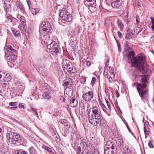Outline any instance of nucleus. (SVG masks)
Masks as SVG:
<instances>
[{
  "mask_svg": "<svg viewBox=\"0 0 154 154\" xmlns=\"http://www.w3.org/2000/svg\"><path fill=\"white\" fill-rule=\"evenodd\" d=\"M147 72H146V75L142 77L140 80L141 83H138L137 87V91L142 99L145 98L148 93L147 89H145L146 87V83L147 82V79L148 77L150 75L151 71L149 69H146Z\"/></svg>",
  "mask_w": 154,
  "mask_h": 154,
  "instance_id": "nucleus-1",
  "label": "nucleus"
},
{
  "mask_svg": "<svg viewBox=\"0 0 154 154\" xmlns=\"http://www.w3.org/2000/svg\"><path fill=\"white\" fill-rule=\"evenodd\" d=\"M91 111L92 113L88 115L89 122L94 126H96L100 123V110L97 106L93 105L91 108Z\"/></svg>",
  "mask_w": 154,
  "mask_h": 154,
  "instance_id": "nucleus-2",
  "label": "nucleus"
},
{
  "mask_svg": "<svg viewBox=\"0 0 154 154\" xmlns=\"http://www.w3.org/2000/svg\"><path fill=\"white\" fill-rule=\"evenodd\" d=\"M6 136L9 140V142L12 144L20 143L22 140V137L19 134L15 132H9L6 134Z\"/></svg>",
  "mask_w": 154,
  "mask_h": 154,
  "instance_id": "nucleus-3",
  "label": "nucleus"
},
{
  "mask_svg": "<svg viewBox=\"0 0 154 154\" xmlns=\"http://www.w3.org/2000/svg\"><path fill=\"white\" fill-rule=\"evenodd\" d=\"M50 23L47 21H43L39 26V32L41 35L44 36L51 30Z\"/></svg>",
  "mask_w": 154,
  "mask_h": 154,
  "instance_id": "nucleus-4",
  "label": "nucleus"
},
{
  "mask_svg": "<svg viewBox=\"0 0 154 154\" xmlns=\"http://www.w3.org/2000/svg\"><path fill=\"white\" fill-rule=\"evenodd\" d=\"M144 61L143 57L142 56H139L138 57L134 58L132 60V65L133 66L137 68L140 71L143 72V64Z\"/></svg>",
  "mask_w": 154,
  "mask_h": 154,
  "instance_id": "nucleus-5",
  "label": "nucleus"
},
{
  "mask_svg": "<svg viewBox=\"0 0 154 154\" xmlns=\"http://www.w3.org/2000/svg\"><path fill=\"white\" fill-rule=\"evenodd\" d=\"M48 40L45 39V42H46L47 45V48L51 51L52 54L54 53H57L59 51V48L57 43L54 42L53 41L49 38Z\"/></svg>",
  "mask_w": 154,
  "mask_h": 154,
  "instance_id": "nucleus-6",
  "label": "nucleus"
},
{
  "mask_svg": "<svg viewBox=\"0 0 154 154\" xmlns=\"http://www.w3.org/2000/svg\"><path fill=\"white\" fill-rule=\"evenodd\" d=\"M59 16L62 18L63 20L69 22L72 20V15L65 8H63L59 10Z\"/></svg>",
  "mask_w": 154,
  "mask_h": 154,
  "instance_id": "nucleus-7",
  "label": "nucleus"
},
{
  "mask_svg": "<svg viewBox=\"0 0 154 154\" xmlns=\"http://www.w3.org/2000/svg\"><path fill=\"white\" fill-rule=\"evenodd\" d=\"M14 46L8 45L5 51L4 47V51L5 53V59H10V57L14 55V54L17 53V51Z\"/></svg>",
  "mask_w": 154,
  "mask_h": 154,
  "instance_id": "nucleus-8",
  "label": "nucleus"
},
{
  "mask_svg": "<svg viewBox=\"0 0 154 154\" xmlns=\"http://www.w3.org/2000/svg\"><path fill=\"white\" fill-rule=\"evenodd\" d=\"M12 79V74L11 73L7 72L0 71V81L1 82H9Z\"/></svg>",
  "mask_w": 154,
  "mask_h": 154,
  "instance_id": "nucleus-9",
  "label": "nucleus"
},
{
  "mask_svg": "<svg viewBox=\"0 0 154 154\" xmlns=\"http://www.w3.org/2000/svg\"><path fill=\"white\" fill-rule=\"evenodd\" d=\"M17 18L19 19L21 22L18 27L21 31L22 33L23 34H25L26 31L25 18L24 16H21L19 14H18L17 16Z\"/></svg>",
  "mask_w": 154,
  "mask_h": 154,
  "instance_id": "nucleus-10",
  "label": "nucleus"
},
{
  "mask_svg": "<svg viewBox=\"0 0 154 154\" xmlns=\"http://www.w3.org/2000/svg\"><path fill=\"white\" fill-rule=\"evenodd\" d=\"M94 93L92 91H89L82 95L83 100L86 102H89L91 101L93 98Z\"/></svg>",
  "mask_w": 154,
  "mask_h": 154,
  "instance_id": "nucleus-11",
  "label": "nucleus"
},
{
  "mask_svg": "<svg viewBox=\"0 0 154 154\" xmlns=\"http://www.w3.org/2000/svg\"><path fill=\"white\" fill-rule=\"evenodd\" d=\"M10 59H6L14 65L18 64L22 61V59L20 57H17L15 55L10 57Z\"/></svg>",
  "mask_w": 154,
  "mask_h": 154,
  "instance_id": "nucleus-12",
  "label": "nucleus"
},
{
  "mask_svg": "<svg viewBox=\"0 0 154 154\" xmlns=\"http://www.w3.org/2000/svg\"><path fill=\"white\" fill-rule=\"evenodd\" d=\"M63 70L65 71H67L69 73H71V74L72 73L74 75L76 72L75 67L72 66L71 63L67 66L64 67Z\"/></svg>",
  "mask_w": 154,
  "mask_h": 154,
  "instance_id": "nucleus-13",
  "label": "nucleus"
},
{
  "mask_svg": "<svg viewBox=\"0 0 154 154\" xmlns=\"http://www.w3.org/2000/svg\"><path fill=\"white\" fill-rule=\"evenodd\" d=\"M36 63L37 66H38V67H37V68H38V71L41 73H44L45 70V66H42V65L44 63L40 60H38L36 61Z\"/></svg>",
  "mask_w": 154,
  "mask_h": 154,
  "instance_id": "nucleus-14",
  "label": "nucleus"
},
{
  "mask_svg": "<svg viewBox=\"0 0 154 154\" xmlns=\"http://www.w3.org/2000/svg\"><path fill=\"white\" fill-rule=\"evenodd\" d=\"M52 92L53 91L52 89L45 90L42 96L44 99L50 100L51 98V94Z\"/></svg>",
  "mask_w": 154,
  "mask_h": 154,
  "instance_id": "nucleus-15",
  "label": "nucleus"
},
{
  "mask_svg": "<svg viewBox=\"0 0 154 154\" xmlns=\"http://www.w3.org/2000/svg\"><path fill=\"white\" fill-rule=\"evenodd\" d=\"M16 7L14 8V10L15 9L16 7L17 8V10L19 13L23 14L24 12V9L23 5L19 2H17L16 5Z\"/></svg>",
  "mask_w": 154,
  "mask_h": 154,
  "instance_id": "nucleus-16",
  "label": "nucleus"
},
{
  "mask_svg": "<svg viewBox=\"0 0 154 154\" xmlns=\"http://www.w3.org/2000/svg\"><path fill=\"white\" fill-rule=\"evenodd\" d=\"M7 19L9 22H11L13 25H16L17 22V20L10 14L8 15Z\"/></svg>",
  "mask_w": 154,
  "mask_h": 154,
  "instance_id": "nucleus-17",
  "label": "nucleus"
},
{
  "mask_svg": "<svg viewBox=\"0 0 154 154\" xmlns=\"http://www.w3.org/2000/svg\"><path fill=\"white\" fill-rule=\"evenodd\" d=\"M115 146L113 145L112 142L110 141H107L106 142L104 149H111L112 150L114 149Z\"/></svg>",
  "mask_w": 154,
  "mask_h": 154,
  "instance_id": "nucleus-18",
  "label": "nucleus"
},
{
  "mask_svg": "<svg viewBox=\"0 0 154 154\" xmlns=\"http://www.w3.org/2000/svg\"><path fill=\"white\" fill-rule=\"evenodd\" d=\"M72 84V79L70 78H68L65 79L63 82V85L67 88H69V86L71 87V85Z\"/></svg>",
  "mask_w": 154,
  "mask_h": 154,
  "instance_id": "nucleus-19",
  "label": "nucleus"
},
{
  "mask_svg": "<svg viewBox=\"0 0 154 154\" xmlns=\"http://www.w3.org/2000/svg\"><path fill=\"white\" fill-rule=\"evenodd\" d=\"M99 104L103 111L106 113L108 116H110V113H109L107 112V109L104 104L103 103V102L101 101H99Z\"/></svg>",
  "mask_w": 154,
  "mask_h": 154,
  "instance_id": "nucleus-20",
  "label": "nucleus"
},
{
  "mask_svg": "<svg viewBox=\"0 0 154 154\" xmlns=\"http://www.w3.org/2000/svg\"><path fill=\"white\" fill-rule=\"evenodd\" d=\"M6 1H4L5 5L4 6V9L6 11V13L8 12H9L11 11V6L9 2L8 3H6Z\"/></svg>",
  "mask_w": 154,
  "mask_h": 154,
  "instance_id": "nucleus-21",
  "label": "nucleus"
},
{
  "mask_svg": "<svg viewBox=\"0 0 154 154\" xmlns=\"http://www.w3.org/2000/svg\"><path fill=\"white\" fill-rule=\"evenodd\" d=\"M77 100H76L75 97H72L70 100V105L72 107H75L77 105Z\"/></svg>",
  "mask_w": 154,
  "mask_h": 154,
  "instance_id": "nucleus-22",
  "label": "nucleus"
},
{
  "mask_svg": "<svg viewBox=\"0 0 154 154\" xmlns=\"http://www.w3.org/2000/svg\"><path fill=\"white\" fill-rule=\"evenodd\" d=\"M66 94L69 97H71L73 94V90L70 88L69 89L67 87L65 91L64 94Z\"/></svg>",
  "mask_w": 154,
  "mask_h": 154,
  "instance_id": "nucleus-23",
  "label": "nucleus"
},
{
  "mask_svg": "<svg viewBox=\"0 0 154 154\" xmlns=\"http://www.w3.org/2000/svg\"><path fill=\"white\" fill-rule=\"evenodd\" d=\"M120 0H112L111 5L113 8H117L119 6V2Z\"/></svg>",
  "mask_w": 154,
  "mask_h": 154,
  "instance_id": "nucleus-24",
  "label": "nucleus"
},
{
  "mask_svg": "<svg viewBox=\"0 0 154 154\" xmlns=\"http://www.w3.org/2000/svg\"><path fill=\"white\" fill-rule=\"evenodd\" d=\"M70 63H71L70 62L69 60L65 59H63L62 64L63 65V69H64V67H65V66H67L69 65H70Z\"/></svg>",
  "mask_w": 154,
  "mask_h": 154,
  "instance_id": "nucleus-25",
  "label": "nucleus"
},
{
  "mask_svg": "<svg viewBox=\"0 0 154 154\" xmlns=\"http://www.w3.org/2000/svg\"><path fill=\"white\" fill-rule=\"evenodd\" d=\"M117 139V143H118L119 145H121L123 143V140L122 136L120 134H118Z\"/></svg>",
  "mask_w": 154,
  "mask_h": 154,
  "instance_id": "nucleus-26",
  "label": "nucleus"
},
{
  "mask_svg": "<svg viewBox=\"0 0 154 154\" xmlns=\"http://www.w3.org/2000/svg\"><path fill=\"white\" fill-rule=\"evenodd\" d=\"M145 134V137L146 138L147 137V135H149L150 132V129L148 128H146L145 126L143 128Z\"/></svg>",
  "mask_w": 154,
  "mask_h": 154,
  "instance_id": "nucleus-27",
  "label": "nucleus"
},
{
  "mask_svg": "<svg viewBox=\"0 0 154 154\" xmlns=\"http://www.w3.org/2000/svg\"><path fill=\"white\" fill-rule=\"evenodd\" d=\"M123 154H132L131 151L126 147H124Z\"/></svg>",
  "mask_w": 154,
  "mask_h": 154,
  "instance_id": "nucleus-28",
  "label": "nucleus"
},
{
  "mask_svg": "<svg viewBox=\"0 0 154 154\" xmlns=\"http://www.w3.org/2000/svg\"><path fill=\"white\" fill-rule=\"evenodd\" d=\"M42 88L45 91V90H48L50 89H52L46 83H44L42 85Z\"/></svg>",
  "mask_w": 154,
  "mask_h": 154,
  "instance_id": "nucleus-29",
  "label": "nucleus"
},
{
  "mask_svg": "<svg viewBox=\"0 0 154 154\" xmlns=\"http://www.w3.org/2000/svg\"><path fill=\"white\" fill-rule=\"evenodd\" d=\"M29 151L30 154H36V150L32 146L30 147L28 149Z\"/></svg>",
  "mask_w": 154,
  "mask_h": 154,
  "instance_id": "nucleus-30",
  "label": "nucleus"
},
{
  "mask_svg": "<svg viewBox=\"0 0 154 154\" xmlns=\"http://www.w3.org/2000/svg\"><path fill=\"white\" fill-rule=\"evenodd\" d=\"M117 24L119 28L120 29H123L124 27V25L121 20L119 19L117 20Z\"/></svg>",
  "mask_w": 154,
  "mask_h": 154,
  "instance_id": "nucleus-31",
  "label": "nucleus"
},
{
  "mask_svg": "<svg viewBox=\"0 0 154 154\" xmlns=\"http://www.w3.org/2000/svg\"><path fill=\"white\" fill-rule=\"evenodd\" d=\"M93 5L92 4L88 7V9L91 13H94L97 10V8L93 6Z\"/></svg>",
  "mask_w": 154,
  "mask_h": 154,
  "instance_id": "nucleus-32",
  "label": "nucleus"
},
{
  "mask_svg": "<svg viewBox=\"0 0 154 154\" xmlns=\"http://www.w3.org/2000/svg\"><path fill=\"white\" fill-rule=\"evenodd\" d=\"M128 12H127L126 13V15L123 18L124 21L127 24L129 23L130 20V19H128Z\"/></svg>",
  "mask_w": 154,
  "mask_h": 154,
  "instance_id": "nucleus-33",
  "label": "nucleus"
},
{
  "mask_svg": "<svg viewBox=\"0 0 154 154\" xmlns=\"http://www.w3.org/2000/svg\"><path fill=\"white\" fill-rule=\"evenodd\" d=\"M84 2L85 5L88 7L92 4V0H84Z\"/></svg>",
  "mask_w": 154,
  "mask_h": 154,
  "instance_id": "nucleus-34",
  "label": "nucleus"
},
{
  "mask_svg": "<svg viewBox=\"0 0 154 154\" xmlns=\"http://www.w3.org/2000/svg\"><path fill=\"white\" fill-rule=\"evenodd\" d=\"M104 154H114V152L111 149H104Z\"/></svg>",
  "mask_w": 154,
  "mask_h": 154,
  "instance_id": "nucleus-35",
  "label": "nucleus"
},
{
  "mask_svg": "<svg viewBox=\"0 0 154 154\" xmlns=\"http://www.w3.org/2000/svg\"><path fill=\"white\" fill-rule=\"evenodd\" d=\"M39 8H33L31 10V12L33 15H35L40 11Z\"/></svg>",
  "mask_w": 154,
  "mask_h": 154,
  "instance_id": "nucleus-36",
  "label": "nucleus"
},
{
  "mask_svg": "<svg viewBox=\"0 0 154 154\" xmlns=\"http://www.w3.org/2000/svg\"><path fill=\"white\" fill-rule=\"evenodd\" d=\"M42 147L43 149L49 152H52L51 149L48 146L43 145Z\"/></svg>",
  "mask_w": 154,
  "mask_h": 154,
  "instance_id": "nucleus-37",
  "label": "nucleus"
},
{
  "mask_svg": "<svg viewBox=\"0 0 154 154\" xmlns=\"http://www.w3.org/2000/svg\"><path fill=\"white\" fill-rule=\"evenodd\" d=\"M98 148V146H95L94 148V151L92 154H99Z\"/></svg>",
  "mask_w": 154,
  "mask_h": 154,
  "instance_id": "nucleus-38",
  "label": "nucleus"
},
{
  "mask_svg": "<svg viewBox=\"0 0 154 154\" xmlns=\"http://www.w3.org/2000/svg\"><path fill=\"white\" fill-rule=\"evenodd\" d=\"M134 52L133 51H131L129 52L128 54L127 55V57L128 59H130L131 57V56H134Z\"/></svg>",
  "mask_w": 154,
  "mask_h": 154,
  "instance_id": "nucleus-39",
  "label": "nucleus"
},
{
  "mask_svg": "<svg viewBox=\"0 0 154 154\" xmlns=\"http://www.w3.org/2000/svg\"><path fill=\"white\" fill-rule=\"evenodd\" d=\"M86 81V77H81L80 79V82L82 84H85Z\"/></svg>",
  "mask_w": 154,
  "mask_h": 154,
  "instance_id": "nucleus-40",
  "label": "nucleus"
},
{
  "mask_svg": "<svg viewBox=\"0 0 154 154\" xmlns=\"http://www.w3.org/2000/svg\"><path fill=\"white\" fill-rule=\"evenodd\" d=\"M4 132L3 127L2 126H0V136L1 139L2 138L3 133Z\"/></svg>",
  "mask_w": 154,
  "mask_h": 154,
  "instance_id": "nucleus-41",
  "label": "nucleus"
},
{
  "mask_svg": "<svg viewBox=\"0 0 154 154\" xmlns=\"http://www.w3.org/2000/svg\"><path fill=\"white\" fill-rule=\"evenodd\" d=\"M150 19L151 20V23L152 25L151 28L152 30H154V18L153 17H151Z\"/></svg>",
  "mask_w": 154,
  "mask_h": 154,
  "instance_id": "nucleus-42",
  "label": "nucleus"
},
{
  "mask_svg": "<svg viewBox=\"0 0 154 154\" xmlns=\"http://www.w3.org/2000/svg\"><path fill=\"white\" fill-rule=\"evenodd\" d=\"M17 105V102H11L9 103V105L12 106H15V107H14V108H17V107L16 106Z\"/></svg>",
  "mask_w": 154,
  "mask_h": 154,
  "instance_id": "nucleus-43",
  "label": "nucleus"
},
{
  "mask_svg": "<svg viewBox=\"0 0 154 154\" xmlns=\"http://www.w3.org/2000/svg\"><path fill=\"white\" fill-rule=\"evenodd\" d=\"M38 109H35V108H32V111H33L35 113V115L36 116L39 118V116H38V114L37 113V110Z\"/></svg>",
  "mask_w": 154,
  "mask_h": 154,
  "instance_id": "nucleus-44",
  "label": "nucleus"
},
{
  "mask_svg": "<svg viewBox=\"0 0 154 154\" xmlns=\"http://www.w3.org/2000/svg\"><path fill=\"white\" fill-rule=\"evenodd\" d=\"M77 153L80 154L81 153V149L80 147L78 146L76 148Z\"/></svg>",
  "mask_w": 154,
  "mask_h": 154,
  "instance_id": "nucleus-45",
  "label": "nucleus"
},
{
  "mask_svg": "<svg viewBox=\"0 0 154 154\" xmlns=\"http://www.w3.org/2000/svg\"><path fill=\"white\" fill-rule=\"evenodd\" d=\"M14 35L16 37H17L19 36L20 35V32L19 31H16L15 33H14Z\"/></svg>",
  "mask_w": 154,
  "mask_h": 154,
  "instance_id": "nucleus-46",
  "label": "nucleus"
},
{
  "mask_svg": "<svg viewBox=\"0 0 154 154\" xmlns=\"http://www.w3.org/2000/svg\"><path fill=\"white\" fill-rule=\"evenodd\" d=\"M148 146L150 148H153V145L152 141L151 140H149V142Z\"/></svg>",
  "mask_w": 154,
  "mask_h": 154,
  "instance_id": "nucleus-47",
  "label": "nucleus"
},
{
  "mask_svg": "<svg viewBox=\"0 0 154 154\" xmlns=\"http://www.w3.org/2000/svg\"><path fill=\"white\" fill-rule=\"evenodd\" d=\"M96 80V79L95 77H93L92 79V80H91V85L92 86H93L94 85V84L95 81Z\"/></svg>",
  "mask_w": 154,
  "mask_h": 154,
  "instance_id": "nucleus-48",
  "label": "nucleus"
},
{
  "mask_svg": "<svg viewBox=\"0 0 154 154\" xmlns=\"http://www.w3.org/2000/svg\"><path fill=\"white\" fill-rule=\"evenodd\" d=\"M52 136L54 138L56 139L58 137L57 134L54 132L52 133Z\"/></svg>",
  "mask_w": 154,
  "mask_h": 154,
  "instance_id": "nucleus-49",
  "label": "nucleus"
},
{
  "mask_svg": "<svg viewBox=\"0 0 154 154\" xmlns=\"http://www.w3.org/2000/svg\"><path fill=\"white\" fill-rule=\"evenodd\" d=\"M27 4L29 6V9H30V8H31V3L30 2V0H26Z\"/></svg>",
  "mask_w": 154,
  "mask_h": 154,
  "instance_id": "nucleus-50",
  "label": "nucleus"
},
{
  "mask_svg": "<svg viewBox=\"0 0 154 154\" xmlns=\"http://www.w3.org/2000/svg\"><path fill=\"white\" fill-rule=\"evenodd\" d=\"M109 69H110V71L111 73L112 74H113L114 73V68L112 67H109Z\"/></svg>",
  "mask_w": 154,
  "mask_h": 154,
  "instance_id": "nucleus-51",
  "label": "nucleus"
},
{
  "mask_svg": "<svg viewBox=\"0 0 154 154\" xmlns=\"http://www.w3.org/2000/svg\"><path fill=\"white\" fill-rule=\"evenodd\" d=\"M106 78H107L108 79L109 82L110 83L112 82V79L111 77L107 76Z\"/></svg>",
  "mask_w": 154,
  "mask_h": 154,
  "instance_id": "nucleus-52",
  "label": "nucleus"
},
{
  "mask_svg": "<svg viewBox=\"0 0 154 154\" xmlns=\"http://www.w3.org/2000/svg\"><path fill=\"white\" fill-rule=\"evenodd\" d=\"M14 154H22L21 152L20 151L15 150L14 152Z\"/></svg>",
  "mask_w": 154,
  "mask_h": 154,
  "instance_id": "nucleus-53",
  "label": "nucleus"
},
{
  "mask_svg": "<svg viewBox=\"0 0 154 154\" xmlns=\"http://www.w3.org/2000/svg\"><path fill=\"white\" fill-rule=\"evenodd\" d=\"M103 75L106 78V77L108 76V73L107 71H106V69L104 70V72L103 73Z\"/></svg>",
  "mask_w": 154,
  "mask_h": 154,
  "instance_id": "nucleus-54",
  "label": "nucleus"
},
{
  "mask_svg": "<svg viewBox=\"0 0 154 154\" xmlns=\"http://www.w3.org/2000/svg\"><path fill=\"white\" fill-rule=\"evenodd\" d=\"M117 34L119 38H121L122 36V34L119 31H118L117 32Z\"/></svg>",
  "mask_w": 154,
  "mask_h": 154,
  "instance_id": "nucleus-55",
  "label": "nucleus"
},
{
  "mask_svg": "<svg viewBox=\"0 0 154 154\" xmlns=\"http://www.w3.org/2000/svg\"><path fill=\"white\" fill-rule=\"evenodd\" d=\"M115 105L116 107L122 113L121 110L119 106L118 103H116L115 104Z\"/></svg>",
  "mask_w": 154,
  "mask_h": 154,
  "instance_id": "nucleus-56",
  "label": "nucleus"
},
{
  "mask_svg": "<svg viewBox=\"0 0 154 154\" xmlns=\"http://www.w3.org/2000/svg\"><path fill=\"white\" fill-rule=\"evenodd\" d=\"M19 107L20 108H24V106L23 105V103H20L19 105Z\"/></svg>",
  "mask_w": 154,
  "mask_h": 154,
  "instance_id": "nucleus-57",
  "label": "nucleus"
},
{
  "mask_svg": "<svg viewBox=\"0 0 154 154\" xmlns=\"http://www.w3.org/2000/svg\"><path fill=\"white\" fill-rule=\"evenodd\" d=\"M86 65L87 66H90L91 65V62L90 61H88L86 62Z\"/></svg>",
  "mask_w": 154,
  "mask_h": 154,
  "instance_id": "nucleus-58",
  "label": "nucleus"
},
{
  "mask_svg": "<svg viewBox=\"0 0 154 154\" xmlns=\"http://www.w3.org/2000/svg\"><path fill=\"white\" fill-rule=\"evenodd\" d=\"M138 17H136V24H137V25H138L139 23V21L138 20Z\"/></svg>",
  "mask_w": 154,
  "mask_h": 154,
  "instance_id": "nucleus-59",
  "label": "nucleus"
},
{
  "mask_svg": "<svg viewBox=\"0 0 154 154\" xmlns=\"http://www.w3.org/2000/svg\"><path fill=\"white\" fill-rule=\"evenodd\" d=\"M11 30L12 31L14 35V33H15V32H16V31H17L15 29L13 28H11Z\"/></svg>",
  "mask_w": 154,
  "mask_h": 154,
  "instance_id": "nucleus-60",
  "label": "nucleus"
},
{
  "mask_svg": "<svg viewBox=\"0 0 154 154\" xmlns=\"http://www.w3.org/2000/svg\"><path fill=\"white\" fill-rule=\"evenodd\" d=\"M2 154H10L9 152L8 151H3Z\"/></svg>",
  "mask_w": 154,
  "mask_h": 154,
  "instance_id": "nucleus-61",
  "label": "nucleus"
},
{
  "mask_svg": "<svg viewBox=\"0 0 154 154\" xmlns=\"http://www.w3.org/2000/svg\"><path fill=\"white\" fill-rule=\"evenodd\" d=\"M62 99V102H64L65 101V99L62 97H61L60 98V100H61Z\"/></svg>",
  "mask_w": 154,
  "mask_h": 154,
  "instance_id": "nucleus-62",
  "label": "nucleus"
},
{
  "mask_svg": "<svg viewBox=\"0 0 154 154\" xmlns=\"http://www.w3.org/2000/svg\"><path fill=\"white\" fill-rule=\"evenodd\" d=\"M105 100L106 101V103L107 106L110 105L109 103V102L108 100H106V99Z\"/></svg>",
  "mask_w": 154,
  "mask_h": 154,
  "instance_id": "nucleus-63",
  "label": "nucleus"
},
{
  "mask_svg": "<svg viewBox=\"0 0 154 154\" xmlns=\"http://www.w3.org/2000/svg\"><path fill=\"white\" fill-rule=\"evenodd\" d=\"M22 153L23 154H28V152L24 150L22 151Z\"/></svg>",
  "mask_w": 154,
  "mask_h": 154,
  "instance_id": "nucleus-64",
  "label": "nucleus"
}]
</instances>
